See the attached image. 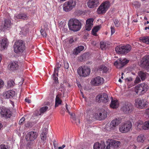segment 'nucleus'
I'll return each instance as SVG.
<instances>
[{
  "label": "nucleus",
  "mask_w": 149,
  "mask_h": 149,
  "mask_svg": "<svg viewBox=\"0 0 149 149\" xmlns=\"http://www.w3.org/2000/svg\"><path fill=\"white\" fill-rule=\"evenodd\" d=\"M68 25L69 29L74 31H79L81 27V21L75 18H72L69 20Z\"/></svg>",
  "instance_id": "obj_1"
},
{
  "label": "nucleus",
  "mask_w": 149,
  "mask_h": 149,
  "mask_svg": "<svg viewBox=\"0 0 149 149\" xmlns=\"http://www.w3.org/2000/svg\"><path fill=\"white\" fill-rule=\"evenodd\" d=\"M13 48L14 51L15 53H22L25 49V43L23 41L19 40L15 42Z\"/></svg>",
  "instance_id": "obj_2"
},
{
  "label": "nucleus",
  "mask_w": 149,
  "mask_h": 149,
  "mask_svg": "<svg viewBox=\"0 0 149 149\" xmlns=\"http://www.w3.org/2000/svg\"><path fill=\"white\" fill-rule=\"evenodd\" d=\"M148 88V85L145 83H143L135 87V91L136 94L141 95L147 91Z\"/></svg>",
  "instance_id": "obj_3"
},
{
  "label": "nucleus",
  "mask_w": 149,
  "mask_h": 149,
  "mask_svg": "<svg viewBox=\"0 0 149 149\" xmlns=\"http://www.w3.org/2000/svg\"><path fill=\"white\" fill-rule=\"evenodd\" d=\"M131 49V46L127 44L125 46H117L115 48V50L119 54H125L130 52Z\"/></svg>",
  "instance_id": "obj_4"
},
{
  "label": "nucleus",
  "mask_w": 149,
  "mask_h": 149,
  "mask_svg": "<svg viewBox=\"0 0 149 149\" xmlns=\"http://www.w3.org/2000/svg\"><path fill=\"white\" fill-rule=\"evenodd\" d=\"M132 126V123L129 121H127L122 123L120 125L119 130L122 133H126L130 131Z\"/></svg>",
  "instance_id": "obj_5"
},
{
  "label": "nucleus",
  "mask_w": 149,
  "mask_h": 149,
  "mask_svg": "<svg viewBox=\"0 0 149 149\" xmlns=\"http://www.w3.org/2000/svg\"><path fill=\"white\" fill-rule=\"evenodd\" d=\"M90 68L85 65L79 67L77 70L78 74L81 77H87L90 74Z\"/></svg>",
  "instance_id": "obj_6"
},
{
  "label": "nucleus",
  "mask_w": 149,
  "mask_h": 149,
  "mask_svg": "<svg viewBox=\"0 0 149 149\" xmlns=\"http://www.w3.org/2000/svg\"><path fill=\"white\" fill-rule=\"evenodd\" d=\"M120 123L119 118H115L112 120L110 124H107L105 126V129L108 131L114 130L116 127Z\"/></svg>",
  "instance_id": "obj_7"
},
{
  "label": "nucleus",
  "mask_w": 149,
  "mask_h": 149,
  "mask_svg": "<svg viewBox=\"0 0 149 149\" xmlns=\"http://www.w3.org/2000/svg\"><path fill=\"white\" fill-rule=\"evenodd\" d=\"M76 5V1L72 0H69L64 3L63 6V10L65 12H68L74 7Z\"/></svg>",
  "instance_id": "obj_8"
},
{
  "label": "nucleus",
  "mask_w": 149,
  "mask_h": 149,
  "mask_svg": "<svg viewBox=\"0 0 149 149\" xmlns=\"http://www.w3.org/2000/svg\"><path fill=\"white\" fill-rule=\"evenodd\" d=\"M109 6L110 3L109 2L106 1L103 3L97 9V13L99 14L105 13Z\"/></svg>",
  "instance_id": "obj_9"
},
{
  "label": "nucleus",
  "mask_w": 149,
  "mask_h": 149,
  "mask_svg": "<svg viewBox=\"0 0 149 149\" xmlns=\"http://www.w3.org/2000/svg\"><path fill=\"white\" fill-rule=\"evenodd\" d=\"M121 109L125 113H129L132 111L133 107L131 103L129 102H126L123 104Z\"/></svg>",
  "instance_id": "obj_10"
},
{
  "label": "nucleus",
  "mask_w": 149,
  "mask_h": 149,
  "mask_svg": "<svg viewBox=\"0 0 149 149\" xmlns=\"http://www.w3.org/2000/svg\"><path fill=\"white\" fill-rule=\"evenodd\" d=\"M147 101L145 100L137 98L135 100V105L138 108L143 109L147 105Z\"/></svg>",
  "instance_id": "obj_11"
},
{
  "label": "nucleus",
  "mask_w": 149,
  "mask_h": 149,
  "mask_svg": "<svg viewBox=\"0 0 149 149\" xmlns=\"http://www.w3.org/2000/svg\"><path fill=\"white\" fill-rule=\"evenodd\" d=\"M129 62L128 60L125 59L120 58L114 62V64L117 68H121L126 64Z\"/></svg>",
  "instance_id": "obj_12"
},
{
  "label": "nucleus",
  "mask_w": 149,
  "mask_h": 149,
  "mask_svg": "<svg viewBox=\"0 0 149 149\" xmlns=\"http://www.w3.org/2000/svg\"><path fill=\"white\" fill-rule=\"evenodd\" d=\"M104 82L103 78L97 76L92 79L91 81V84L94 86H98L102 84Z\"/></svg>",
  "instance_id": "obj_13"
},
{
  "label": "nucleus",
  "mask_w": 149,
  "mask_h": 149,
  "mask_svg": "<svg viewBox=\"0 0 149 149\" xmlns=\"http://www.w3.org/2000/svg\"><path fill=\"white\" fill-rule=\"evenodd\" d=\"M0 114L2 117L7 118H10L12 115L11 112L10 110L4 107L1 108Z\"/></svg>",
  "instance_id": "obj_14"
},
{
  "label": "nucleus",
  "mask_w": 149,
  "mask_h": 149,
  "mask_svg": "<svg viewBox=\"0 0 149 149\" xmlns=\"http://www.w3.org/2000/svg\"><path fill=\"white\" fill-rule=\"evenodd\" d=\"M61 67V65L58 63H57L56 67L54 68V73L52 75V79L54 80L56 83L58 82V78L57 77L59 69Z\"/></svg>",
  "instance_id": "obj_15"
},
{
  "label": "nucleus",
  "mask_w": 149,
  "mask_h": 149,
  "mask_svg": "<svg viewBox=\"0 0 149 149\" xmlns=\"http://www.w3.org/2000/svg\"><path fill=\"white\" fill-rule=\"evenodd\" d=\"M141 65L142 67L148 69H149V55L144 56L141 61Z\"/></svg>",
  "instance_id": "obj_16"
},
{
  "label": "nucleus",
  "mask_w": 149,
  "mask_h": 149,
  "mask_svg": "<svg viewBox=\"0 0 149 149\" xmlns=\"http://www.w3.org/2000/svg\"><path fill=\"white\" fill-rule=\"evenodd\" d=\"M97 98L99 102L106 103L109 101L108 95L106 93H104L102 95H98L97 96Z\"/></svg>",
  "instance_id": "obj_17"
},
{
  "label": "nucleus",
  "mask_w": 149,
  "mask_h": 149,
  "mask_svg": "<svg viewBox=\"0 0 149 149\" xmlns=\"http://www.w3.org/2000/svg\"><path fill=\"white\" fill-rule=\"evenodd\" d=\"M38 136V133L34 131H31L27 134L26 136V139L30 141H32L35 140Z\"/></svg>",
  "instance_id": "obj_18"
},
{
  "label": "nucleus",
  "mask_w": 149,
  "mask_h": 149,
  "mask_svg": "<svg viewBox=\"0 0 149 149\" xmlns=\"http://www.w3.org/2000/svg\"><path fill=\"white\" fill-rule=\"evenodd\" d=\"M93 19L92 18H89L87 20L85 25L86 30L90 31L91 29L93 26Z\"/></svg>",
  "instance_id": "obj_19"
},
{
  "label": "nucleus",
  "mask_w": 149,
  "mask_h": 149,
  "mask_svg": "<svg viewBox=\"0 0 149 149\" xmlns=\"http://www.w3.org/2000/svg\"><path fill=\"white\" fill-rule=\"evenodd\" d=\"M15 95V91L13 90H10L5 92L3 94L4 97L6 98H11Z\"/></svg>",
  "instance_id": "obj_20"
},
{
  "label": "nucleus",
  "mask_w": 149,
  "mask_h": 149,
  "mask_svg": "<svg viewBox=\"0 0 149 149\" xmlns=\"http://www.w3.org/2000/svg\"><path fill=\"white\" fill-rule=\"evenodd\" d=\"M10 70L12 71H15L19 68V65L17 61H13L10 62L9 65Z\"/></svg>",
  "instance_id": "obj_21"
},
{
  "label": "nucleus",
  "mask_w": 149,
  "mask_h": 149,
  "mask_svg": "<svg viewBox=\"0 0 149 149\" xmlns=\"http://www.w3.org/2000/svg\"><path fill=\"white\" fill-rule=\"evenodd\" d=\"M28 15L24 13H21L19 14H16L14 16L15 19L16 20H18L19 19H27Z\"/></svg>",
  "instance_id": "obj_22"
},
{
  "label": "nucleus",
  "mask_w": 149,
  "mask_h": 149,
  "mask_svg": "<svg viewBox=\"0 0 149 149\" xmlns=\"http://www.w3.org/2000/svg\"><path fill=\"white\" fill-rule=\"evenodd\" d=\"M8 42L6 38L4 37L0 40L1 46L3 49H4L6 48L8 45Z\"/></svg>",
  "instance_id": "obj_23"
},
{
  "label": "nucleus",
  "mask_w": 149,
  "mask_h": 149,
  "mask_svg": "<svg viewBox=\"0 0 149 149\" xmlns=\"http://www.w3.org/2000/svg\"><path fill=\"white\" fill-rule=\"evenodd\" d=\"M99 0H90L87 3L88 7L91 8L96 7L98 5Z\"/></svg>",
  "instance_id": "obj_24"
},
{
  "label": "nucleus",
  "mask_w": 149,
  "mask_h": 149,
  "mask_svg": "<svg viewBox=\"0 0 149 149\" xmlns=\"http://www.w3.org/2000/svg\"><path fill=\"white\" fill-rule=\"evenodd\" d=\"M107 112L104 111V112H103V114L101 112H100L99 114L97 113L95 114V117L96 119H103L106 118L107 117Z\"/></svg>",
  "instance_id": "obj_25"
},
{
  "label": "nucleus",
  "mask_w": 149,
  "mask_h": 149,
  "mask_svg": "<svg viewBox=\"0 0 149 149\" xmlns=\"http://www.w3.org/2000/svg\"><path fill=\"white\" fill-rule=\"evenodd\" d=\"M135 125L137 130H143L144 124L143 122L141 120H139L135 123Z\"/></svg>",
  "instance_id": "obj_26"
},
{
  "label": "nucleus",
  "mask_w": 149,
  "mask_h": 149,
  "mask_svg": "<svg viewBox=\"0 0 149 149\" xmlns=\"http://www.w3.org/2000/svg\"><path fill=\"white\" fill-rule=\"evenodd\" d=\"M84 47L83 46H80L77 47L74 49L73 54H78L84 49Z\"/></svg>",
  "instance_id": "obj_27"
},
{
  "label": "nucleus",
  "mask_w": 149,
  "mask_h": 149,
  "mask_svg": "<svg viewBox=\"0 0 149 149\" xmlns=\"http://www.w3.org/2000/svg\"><path fill=\"white\" fill-rule=\"evenodd\" d=\"M105 148L104 144H100L98 142L95 143L93 146L94 149H104Z\"/></svg>",
  "instance_id": "obj_28"
},
{
  "label": "nucleus",
  "mask_w": 149,
  "mask_h": 149,
  "mask_svg": "<svg viewBox=\"0 0 149 149\" xmlns=\"http://www.w3.org/2000/svg\"><path fill=\"white\" fill-rule=\"evenodd\" d=\"M101 28V26L100 25H98L93 27L91 31L92 34L93 36H97V34L96 33Z\"/></svg>",
  "instance_id": "obj_29"
},
{
  "label": "nucleus",
  "mask_w": 149,
  "mask_h": 149,
  "mask_svg": "<svg viewBox=\"0 0 149 149\" xmlns=\"http://www.w3.org/2000/svg\"><path fill=\"white\" fill-rule=\"evenodd\" d=\"M47 130V128H44L42 133L40 135L41 139L43 141L45 140L46 139Z\"/></svg>",
  "instance_id": "obj_30"
},
{
  "label": "nucleus",
  "mask_w": 149,
  "mask_h": 149,
  "mask_svg": "<svg viewBox=\"0 0 149 149\" xmlns=\"http://www.w3.org/2000/svg\"><path fill=\"white\" fill-rule=\"evenodd\" d=\"M118 102L117 100H112L110 105V106L111 108L113 109L117 108L118 107Z\"/></svg>",
  "instance_id": "obj_31"
},
{
  "label": "nucleus",
  "mask_w": 149,
  "mask_h": 149,
  "mask_svg": "<svg viewBox=\"0 0 149 149\" xmlns=\"http://www.w3.org/2000/svg\"><path fill=\"white\" fill-rule=\"evenodd\" d=\"M110 140L111 146H112L113 148H117L120 145V143L119 141L111 139H110Z\"/></svg>",
  "instance_id": "obj_32"
},
{
  "label": "nucleus",
  "mask_w": 149,
  "mask_h": 149,
  "mask_svg": "<svg viewBox=\"0 0 149 149\" xmlns=\"http://www.w3.org/2000/svg\"><path fill=\"white\" fill-rule=\"evenodd\" d=\"M147 74L146 72L142 71H140L138 73L139 76L141 78L142 81H143L146 79Z\"/></svg>",
  "instance_id": "obj_33"
},
{
  "label": "nucleus",
  "mask_w": 149,
  "mask_h": 149,
  "mask_svg": "<svg viewBox=\"0 0 149 149\" xmlns=\"http://www.w3.org/2000/svg\"><path fill=\"white\" fill-rule=\"evenodd\" d=\"M10 20L8 19H6L4 22V26L5 29L10 27L11 25Z\"/></svg>",
  "instance_id": "obj_34"
},
{
  "label": "nucleus",
  "mask_w": 149,
  "mask_h": 149,
  "mask_svg": "<svg viewBox=\"0 0 149 149\" xmlns=\"http://www.w3.org/2000/svg\"><path fill=\"white\" fill-rule=\"evenodd\" d=\"M61 95L58 94L57 95L55 99V106L57 107L59 104H60L61 103L62 101L60 99V97Z\"/></svg>",
  "instance_id": "obj_35"
},
{
  "label": "nucleus",
  "mask_w": 149,
  "mask_h": 149,
  "mask_svg": "<svg viewBox=\"0 0 149 149\" xmlns=\"http://www.w3.org/2000/svg\"><path fill=\"white\" fill-rule=\"evenodd\" d=\"M145 139L144 135L143 134L139 135L137 137V141L138 142L143 143Z\"/></svg>",
  "instance_id": "obj_36"
},
{
  "label": "nucleus",
  "mask_w": 149,
  "mask_h": 149,
  "mask_svg": "<svg viewBox=\"0 0 149 149\" xmlns=\"http://www.w3.org/2000/svg\"><path fill=\"white\" fill-rule=\"evenodd\" d=\"M140 40L142 42L147 44H149V36H144L141 37Z\"/></svg>",
  "instance_id": "obj_37"
},
{
  "label": "nucleus",
  "mask_w": 149,
  "mask_h": 149,
  "mask_svg": "<svg viewBox=\"0 0 149 149\" xmlns=\"http://www.w3.org/2000/svg\"><path fill=\"white\" fill-rule=\"evenodd\" d=\"M99 70L100 71H102L103 73L107 72L108 69V68L104 65H102L100 66L99 68Z\"/></svg>",
  "instance_id": "obj_38"
},
{
  "label": "nucleus",
  "mask_w": 149,
  "mask_h": 149,
  "mask_svg": "<svg viewBox=\"0 0 149 149\" xmlns=\"http://www.w3.org/2000/svg\"><path fill=\"white\" fill-rule=\"evenodd\" d=\"M49 107L47 106H45L41 108L40 109V115L41 113H43L46 112L47 110H48Z\"/></svg>",
  "instance_id": "obj_39"
},
{
  "label": "nucleus",
  "mask_w": 149,
  "mask_h": 149,
  "mask_svg": "<svg viewBox=\"0 0 149 149\" xmlns=\"http://www.w3.org/2000/svg\"><path fill=\"white\" fill-rule=\"evenodd\" d=\"M143 130H145L149 129V120L146 121L144 123Z\"/></svg>",
  "instance_id": "obj_40"
},
{
  "label": "nucleus",
  "mask_w": 149,
  "mask_h": 149,
  "mask_svg": "<svg viewBox=\"0 0 149 149\" xmlns=\"http://www.w3.org/2000/svg\"><path fill=\"white\" fill-rule=\"evenodd\" d=\"M92 111L93 110L91 109H87L86 111L85 115L87 116H90L92 113Z\"/></svg>",
  "instance_id": "obj_41"
},
{
  "label": "nucleus",
  "mask_w": 149,
  "mask_h": 149,
  "mask_svg": "<svg viewBox=\"0 0 149 149\" xmlns=\"http://www.w3.org/2000/svg\"><path fill=\"white\" fill-rule=\"evenodd\" d=\"M100 47L102 50L104 49L106 47V45L104 42H101L100 43Z\"/></svg>",
  "instance_id": "obj_42"
},
{
  "label": "nucleus",
  "mask_w": 149,
  "mask_h": 149,
  "mask_svg": "<svg viewBox=\"0 0 149 149\" xmlns=\"http://www.w3.org/2000/svg\"><path fill=\"white\" fill-rule=\"evenodd\" d=\"M113 22L116 27H118L120 26V23L118 20L116 19H114L113 20Z\"/></svg>",
  "instance_id": "obj_43"
},
{
  "label": "nucleus",
  "mask_w": 149,
  "mask_h": 149,
  "mask_svg": "<svg viewBox=\"0 0 149 149\" xmlns=\"http://www.w3.org/2000/svg\"><path fill=\"white\" fill-rule=\"evenodd\" d=\"M110 142H111V140L110 139H109L107 141V146L105 149H109L111 147H113L112 146H111V144Z\"/></svg>",
  "instance_id": "obj_44"
},
{
  "label": "nucleus",
  "mask_w": 149,
  "mask_h": 149,
  "mask_svg": "<svg viewBox=\"0 0 149 149\" xmlns=\"http://www.w3.org/2000/svg\"><path fill=\"white\" fill-rule=\"evenodd\" d=\"M133 4L136 8H138L141 6L140 3L137 1L134 2Z\"/></svg>",
  "instance_id": "obj_45"
},
{
  "label": "nucleus",
  "mask_w": 149,
  "mask_h": 149,
  "mask_svg": "<svg viewBox=\"0 0 149 149\" xmlns=\"http://www.w3.org/2000/svg\"><path fill=\"white\" fill-rule=\"evenodd\" d=\"M40 33L44 37H46L47 36V33L45 31L41 29L40 30Z\"/></svg>",
  "instance_id": "obj_46"
},
{
  "label": "nucleus",
  "mask_w": 149,
  "mask_h": 149,
  "mask_svg": "<svg viewBox=\"0 0 149 149\" xmlns=\"http://www.w3.org/2000/svg\"><path fill=\"white\" fill-rule=\"evenodd\" d=\"M0 149H9L8 146L7 145H5L4 144H2L0 146Z\"/></svg>",
  "instance_id": "obj_47"
},
{
  "label": "nucleus",
  "mask_w": 149,
  "mask_h": 149,
  "mask_svg": "<svg viewBox=\"0 0 149 149\" xmlns=\"http://www.w3.org/2000/svg\"><path fill=\"white\" fill-rule=\"evenodd\" d=\"M64 66L65 68L68 69L69 67V65L67 61H65L64 62Z\"/></svg>",
  "instance_id": "obj_48"
},
{
  "label": "nucleus",
  "mask_w": 149,
  "mask_h": 149,
  "mask_svg": "<svg viewBox=\"0 0 149 149\" xmlns=\"http://www.w3.org/2000/svg\"><path fill=\"white\" fill-rule=\"evenodd\" d=\"M141 79L139 77H137L134 80V83L135 84H138L141 82Z\"/></svg>",
  "instance_id": "obj_49"
},
{
  "label": "nucleus",
  "mask_w": 149,
  "mask_h": 149,
  "mask_svg": "<svg viewBox=\"0 0 149 149\" xmlns=\"http://www.w3.org/2000/svg\"><path fill=\"white\" fill-rule=\"evenodd\" d=\"M111 34L112 35L114 34L115 31V28L114 26H111Z\"/></svg>",
  "instance_id": "obj_50"
},
{
  "label": "nucleus",
  "mask_w": 149,
  "mask_h": 149,
  "mask_svg": "<svg viewBox=\"0 0 149 149\" xmlns=\"http://www.w3.org/2000/svg\"><path fill=\"white\" fill-rule=\"evenodd\" d=\"M25 118L24 117H22L19 120V125L22 124L23 122L24 121Z\"/></svg>",
  "instance_id": "obj_51"
},
{
  "label": "nucleus",
  "mask_w": 149,
  "mask_h": 149,
  "mask_svg": "<svg viewBox=\"0 0 149 149\" xmlns=\"http://www.w3.org/2000/svg\"><path fill=\"white\" fill-rule=\"evenodd\" d=\"M85 56H86L85 54H83L81 55L79 57V59H80V60H83L84 59H85Z\"/></svg>",
  "instance_id": "obj_52"
},
{
  "label": "nucleus",
  "mask_w": 149,
  "mask_h": 149,
  "mask_svg": "<svg viewBox=\"0 0 149 149\" xmlns=\"http://www.w3.org/2000/svg\"><path fill=\"white\" fill-rule=\"evenodd\" d=\"M4 84V82L1 79H0V89L3 87Z\"/></svg>",
  "instance_id": "obj_53"
},
{
  "label": "nucleus",
  "mask_w": 149,
  "mask_h": 149,
  "mask_svg": "<svg viewBox=\"0 0 149 149\" xmlns=\"http://www.w3.org/2000/svg\"><path fill=\"white\" fill-rule=\"evenodd\" d=\"M14 83V82L13 81H9L8 83V85L9 86H13Z\"/></svg>",
  "instance_id": "obj_54"
},
{
  "label": "nucleus",
  "mask_w": 149,
  "mask_h": 149,
  "mask_svg": "<svg viewBox=\"0 0 149 149\" xmlns=\"http://www.w3.org/2000/svg\"><path fill=\"white\" fill-rule=\"evenodd\" d=\"M145 113L149 117V107L146 109Z\"/></svg>",
  "instance_id": "obj_55"
},
{
  "label": "nucleus",
  "mask_w": 149,
  "mask_h": 149,
  "mask_svg": "<svg viewBox=\"0 0 149 149\" xmlns=\"http://www.w3.org/2000/svg\"><path fill=\"white\" fill-rule=\"evenodd\" d=\"M132 79L131 77H130L129 78H127L125 79V81L126 82H129L132 81Z\"/></svg>",
  "instance_id": "obj_56"
},
{
  "label": "nucleus",
  "mask_w": 149,
  "mask_h": 149,
  "mask_svg": "<svg viewBox=\"0 0 149 149\" xmlns=\"http://www.w3.org/2000/svg\"><path fill=\"white\" fill-rule=\"evenodd\" d=\"M25 126L27 127H29L31 126V123L29 122H28L25 125Z\"/></svg>",
  "instance_id": "obj_57"
},
{
  "label": "nucleus",
  "mask_w": 149,
  "mask_h": 149,
  "mask_svg": "<svg viewBox=\"0 0 149 149\" xmlns=\"http://www.w3.org/2000/svg\"><path fill=\"white\" fill-rule=\"evenodd\" d=\"M74 41V40L73 38H70L69 39V42L70 44H72L73 42Z\"/></svg>",
  "instance_id": "obj_58"
},
{
  "label": "nucleus",
  "mask_w": 149,
  "mask_h": 149,
  "mask_svg": "<svg viewBox=\"0 0 149 149\" xmlns=\"http://www.w3.org/2000/svg\"><path fill=\"white\" fill-rule=\"evenodd\" d=\"M66 109H67V112H68V113L70 114L71 116H72V113H70V112L69 111V110L68 109L67 105V104L66 105Z\"/></svg>",
  "instance_id": "obj_59"
},
{
  "label": "nucleus",
  "mask_w": 149,
  "mask_h": 149,
  "mask_svg": "<svg viewBox=\"0 0 149 149\" xmlns=\"http://www.w3.org/2000/svg\"><path fill=\"white\" fill-rule=\"evenodd\" d=\"M25 101L26 102H27L28 103H30L31 102V100L26 98V99H25Z\"/></svg>",
  "instance_id": "obj_60"
},
{
  "label": "nucleus",
  "mask_w": 149,
  "mask_h": 149,
  "mask_svg": "<svg viewBox=\"0 0 149 149\" xmlns=\"http://www.w3.org/2000/svg\"><path fill=\"white\" fill-rule=\"evenodd\" d=\"M80 92L81 95H82L83 97H84V95L83 92L81 90H80Z\"/></svg>",
  "instance_id": "obj_61"
},
{
  "label": "nucleus",
  "mask_w": 149,
  "mask_h": 149,
  "mask_svg": "<svg viewBox=\"0 0 149 149\" xmlns=\"http://www.w3.org/2000/svg\"><path fill=\"white\" fill-rule=\"evenodd\" d=\"M2 127V125L1 124V123L0 122V130L1 129V128Z\"/></svg>",
  "instance_id": "obj_62"
},
{
  "label": "nucleus",
  "mask_w": 149,
  "mask_h": 149,
  "mask_svg": "<svg viewBox=\"0 0 149 149\" xmlns=\"http://www.w3.org/2000/svg\"><path fill=\"white\" fill-rule=\"evenodd\" d=\"M145 30H147V29H149V26L148 27H145Z\"/></svg>",
  "instance_id": "obj_63"
},
{
  "label": "nucleus",
  "mask_w": 149,
  "mask_h": 149,
  "mask_svg": "<svg viewBox=\"0 0 149 149\" xmlns=\"http://www.w3.org/2000/svg\"><path fill=\"white\" fill-rule=\"evenodd\" d=\"M65 146V144H63L62 146H61V147H62V148L63 149V148H64Z\"/></svg>",
  "instance_id": "obj_64"
}]
</instances>
